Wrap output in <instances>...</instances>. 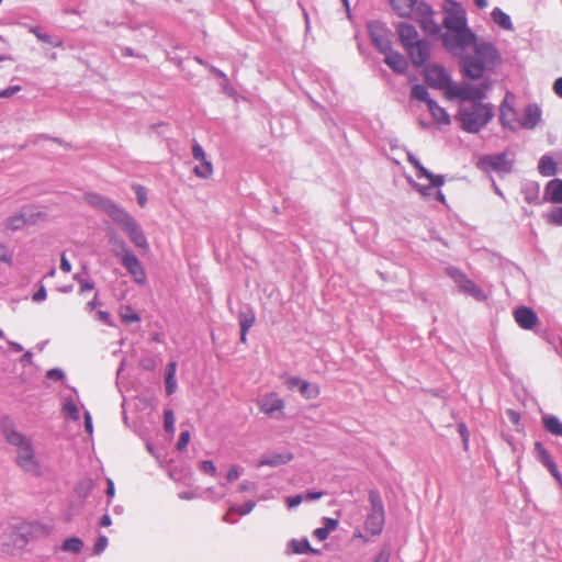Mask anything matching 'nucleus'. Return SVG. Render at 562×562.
Masks as SVG:
<instances>
[{"instance_id": "nucleus-1", "label": "nucleus", "mask_w": 562, "mask_h": 562, "mask_svg": "<svg viewBox=\"0 0 562 562\" xmlns=\"http://www.w3.org/2000/svg\"><path fill=\"white\" fill-rule=\"evenodd\" d=\"M5 441L15 448V464L25 473L40 477L43 474L33 442L12 424L2 425Z\"/></svg>"}, {"instance_id": "nucleus-2", "label": "nucleus", "mask_w": 562, "mask_h": 562, "mask_svg": "<svg viewBox=\"0 0 562 562\" xmlns=\"http://www.w3.org/2000/svg\"><path fill=\"white\" fill-rule=\"evenodd\" d=\"M475 56H465L462 60V69L471 79L482 78L486 67L499 61V54L492 43L482 42L474 46Z\"/></svg>"}, {"instance_id": "nucleus-3", "label": "nucleus", "mask_w": 562, "mask_h": 562, "mask_svg": "<svg viewBox=\"0 0 562 562\" xmlns=\"http://www.w3.org/2000/svg\"><path fill=\"white\" fill-rule=\"evenodd\" d=\"M493 117L492 108L484 103H469L460 108L458 119L469 133H477Z\"/></svg>"}, {"instance_id": "nucleus-4", "label": "nucleus", "mask_w": 562, "mask_h": 562, "mask_svg": "<svg viewBox=\"0 0 562 562\" xmlns=\"http://www.w3.org/2000/svg\"><path fill=\"white\" fill-rule=\"evenodd\" d=\"M369 501L371 509L364 519L363 527L368 533L376 536L381 533L384 526V507L376 491H370Z\"/></svg>"}, {"instance_id": "nucleus-5", "label": "nucleus", "mask_w": 562, "mask_h": 562, "mask_svg": "<svg viewBox=\"0 0 562 562\" xmlns=\"http://www.w3.org/2000/svg\"><path fill=\"white\" fill-rule=\"evenodd\" d=\"M114 222L124 229V232L128 235L130 239L137 248L144 252L148 251L149 245L145 233L133 216L123 211Z\"/></svg>"}, {"instance_id": "nucleus-6", "label": "nucleus", "mask_w": 562, "mask_h": 562, "mask_svg": "<svg viewBox=\"0 0 562 562\" xmlns=\"http://www.w3.org/2000/svg\"><path fill=\"white\" fill-rule=\"evenodd\" d=\"M442 42L446 48L456 55H461L467 47H474L477 44L476 36L470 29L446 32Z\"/></svg>"}, {"instance_id": "nucleus-7", "label": "nucleus", "mask_w": 562, "mask_h": 562, "mask_svg": "<svg viewBox=\"0 0 562 562\" xmlns=\"http://www.w3.org/2000/svg\"><path fill=\"white\" fill-rule=\"evenodd\" d=\"M488 85H463L449 87L447 97L449 99H459L461 101H469L470 103H481L480 101L485 97Z\"/></svg>"}, {"instance_id": "nucleus-8", "label": "nucleus", "mask_w": 562, "mask_h": 562, "mask_svg": "<svg viewBox=\"0 0 562 562\" xmlns=\"http://www.w3.org/2000/svg\"><path fill=\"white\" fill-rule=\"evenodd\" d=\"M259 411L272 418H283L285 409V401L279 396L277 392H268L258 401Z\"/></svg>"}, {"instance_id": "nucleus-9", "label": "nucleus", "mask_w": 562, "mask_h": 562, "mask_svg": "<svg viewBox=\"0 0 562 562\" xmlns=\"http://www.w3.org/2000/svg\"><path fill=\"white\" fill-rule=\"evenodd\" d=\"M447 274L463 293L473 296L477 301H485L487 299L486 294L459 269L448 268Z\"/></svg>"}, {"instance_id": "nucleus-10", "label": "nucleus", "mask_w": 562, "mask_h": 562, "mask_svg": "<svg viewBox=\"0 0 562 562\" xmlns=\"http://www.w3.org/2000/svg\"><path fill=\"white\" fill-rule=\"evenodd\" d=\"M368 30L372 42L381 53L390 50L392 47V32L385 24L379 21H372L368 23Z\"/></svg>"}, {"instance_id": "nucleus-11", "label": "nucleus", "mask_w": 562, "mask_h": 562, "mask_svg": "<svg viewBox=\"0 0 562 562\" xmlns=\"http://www.w3.org/2000/svg\"><path fill=\"white\" fill-rule=\"evenodd\" d=\"M83 199L89 205L104 211L109 216L112 217L113 221H115L120 216V214L124 211L122 207H120L113 201H111L98 193H94V192L86 193L83 195Z\"/></svg>"}, {"instance_id": "nucleus-12", "label": "nucleus", "mask_w": 562, "mask_h": 562, "mask_svg": "<svg viewBox=\"0 0 562 562\" xmlns=\"http://www.w3.org/2000/svg\"><path fill=\"white\" fill-rule=\"evenodd\" d=\"M121 262L131 273L135 282L143 284L146 281V272L138 258L123 245Z\"/></svg>"}, {"instance_id": "nucleus-13", "label": "nucleus", "mask_w": 562, "mask_h": 562, "mask_svg": "<svg viewBox=\"0 0 562 562\" xmlns=\"http://www.w3.org/2000/svg\"><path fill=\"white\" fill-rule=\"evenodd\" d=\"M412 18L419 23L420 27L426 33L431 35L439 33L440 27L434 20V12L428 4L419 3Z\"/></svg>"}, {"instance_id": "nucleus-14", "label": "nucleus", "mask_w": 562, "mask_h": 562, "mask_svg": "<svg viewBox=\"0 0 562 562\" xmlns=\"http://www.w3.org/2000/svg\"><path fill=\"white\" fill-rule=\"evenodd\" d=\"M425 79L431 87L439 89H449L451 87L450 76L443 67L439 65H429L425 69Z\"/></svg>"}, {"instance_id": "nucleus-15", "label": "nucleus", "mask_w": 562, "mask_h": 562, "mask_svg": "<svg viewBox=\"0 0 562 562\" xmlns=\"http://www.w3.org/2000/svg\"><path fill=\"white\" fill-rule=\"evenodd\" d=\"M479 164L482 168L491 169L497 173H508L512 170V161L507 159L504 153L484 156Z\"/></svg>"}, {"instance_id": "nucleus-16", "label": "nucleus", "mask_w": 562, "mask_h": 562, "mask_svg": "<svg viewBox=\"0 0 562 562\" xmlns=\"http://www.w3.org/2000/svg\"><path fill=\"white\" fill-rule=\"evenodd\" d=\"M405 50L408 54L411 61L415 67L424 66L430 57V46L429 43L425 40H419L415 42L414 44L405 48Z\"/></svg>"}, {"instance_id": "nucleus-17", "label": "nucleus", "mask_w": 562, "mask_h": 562, "mask_svg": "<svg viewBox=\"0 0 562 562\" xmlns=\"http://www.w3.org/2000/svg\"><path fill=\"white\" fill-rule=\"evenodd\" d=\"M192 156L200 161V165L193 170L195 176L202 179H209L213 175V165L206 158L204 149L198 143H194L192 146Z\"/></svg>"}, {"instance_id": "nucleus-18", "label": "nucleus", "mask_w": 562, "mask_h": 562, "mask_svg": "<svg viewBox=\"0 0 562 562\" xmlns=\"http://www.w3.org/2000/svg\"><path fill=\"white\" fill-rule=\"evenodd\" d=\"M443 26L447 29V32L469 29L467 25L465 11L461 7H457L456 9L447 12L443 20Z\"/></svg>"}, {"instance_id": "nucleus-19", "label": "nucleus", "mask_w": 562, "mask_h": 562, "mask_svg": "<svg viewBox=\"0 0 562 562\" xmlns=\"http://www.w3.org/2000/svg\"><path fill=\"white\" fill-rule=\"evenodd\" d=\"M514 318L522 329H532L538 324L537 314L533 310L527 306L516 308L514 312Z\"/></svg>"}, {"instance_id": "nucleus-20", "label": "nucleus", "mask_w": 562, "mask_h": 562, "mask_svg": "<svg viewBox=\"0 0 562 562\" xmlns=\"http://www.w3.org/2000/svg\"><path fill=\"white\" fill-rule=\"evenodd\" d=\"M384 63L395 72L403 74L407 69V60L405 57L397 52L392 50V47L390 50L384 52Z\"/></svg>"}, {"instance_id": "nucleus-21", "label": "nucleus", "mask_w": 562, "mask_h": 562, "mask_svg": "<svg viewBox=\"0 0 562 562\" xmlns=\"http://www.w3.org/2000/svg\"><path fill=\"white\" fill-rule=\"evenodd\" d=\"M397 33L404 49L420 40L416 29L413 25L405 22L398 24Z\"/></svg>"}, {"instance_id": "nucleus-22", "label": "nucleus", "mask_w": 562, "mask_h": 562, "mask_svg": "<svg viewBox=\"0 0 562 562\" xmlns=\"http://www.w3.org/2000/svg\"><path fill=\"white\" fill-rule=\"evenodd\" d=\"M293 459V454L289 451L285 452H277L263 456L259 462L258 467H279L282 464H286Z\"/></svg>"}, {"instance_id": "nucleus-23", "label": "nucleus", "mask_w": 562, "mask_h": 562, "mask_svg": "<svg viewBox=\"0 0 562 562\" xmlns=\"http://www.w3.org/2000/svg\"><path fill=\"white\" fill-rule=\"evenodd\" d=\"M408 161H409L411 165H413L415 167V169H417V171H418L417 176L418 177H424V178L428 179L429 181H431V186L432 187H441L445 183V177L443 176L434 175V173L429 172L419 162V160L417 158H415L414 156H408Z\"/></svg>"}, {"instance_id": "nucleus-24", "label": "nucleus", "mask_w": 562, "mask_h": 562, "mask_svg": "<svg viewBox=\"0 0 562 562\" xmlns=\"http://www.w3.org/2000/svg\"><path fill=\"white\" fill-rule=\"evenodd\" d=\"M394 11L403 18H412L416 11V0H390Z\"/></svg>"}, {"instance_id": "nucleus-25", "label": "nucleus", "mask_w": 562, "mask_h": 562, "mask_svg": "<svg viewBox=\"0 0 562 562\" xmlns=\"http://www.w3.org/2000/svg\"><path fill=\"white\" fill-rule=\"evenodd\" d=\"M427 106H428V110H429L434 121L437 124H441V125L450 124L451 121H450V116L447 113V111L443 108H441L440 105H438L434 100H428Z\"/></svg>"}, {"instance_id": "nucleus-26", "label": "nucleus", "mask_w": 562, "mask_h": 562, "mask_svg": "<svg viewBox=\"0 0 562 562\" xmlns=\"http://www.w3.org/2000/svg\"><path fill=\"white\" fill-rule=\"evenodd\" d=\"M541 117V111L537 105L530 104L525 109L524 120L520 126L526 128L535 127Z\"/></svg>"}, {"instance_id": "nucleus-27", "label": "nucleus", "mask_w": 562, "mask_h": 562, "mask_svg": "<svg viewBox=\"0 0 562 562\" xmlns=\"http://www.w3.org/2000/svg\"><path fill=\"white\" fill-rule=\"evenodd\" d=\"M499 119L504 126H508L510 128L515 127L516 112L512 104L508 102V97L504 100V102L501 105Z\"/></svg>"}, {"instance_id": "nucleus-28", "label": "nucleus", "mask_w": 562, "mask_h": 562, "mask_svg": "<svg viewBox=\"0 0 562 562\" xmlns=\"http://www.w3.org/2000/svg\"><path fill=\"white\" fill-rule=\"evenodd\" d=\"M34 222L35 220L32 214L27 215L25 212H21L8 218L7 227L12 231H16Z\"/></svg>"}, {"instance_id": "nucleus-29", "label": "nucleus", "mask_w": 562, "mask_h": 562, "mask_svg": "<svg viewBox=\"0 0 562 562\" xmlns=\"http://www.w3.org/2000/svg\"><path fill=\"white\" fill-rule=\"evenodd\" d=\"M536 449L541 453V461L548 467L549 471L554 476V479L560 484H562V475L559 472L555 463L552 461L548 451L543 448V446L540 442H536Z\"/></svg>"}, {"instance_id": "nucleus-30", "label": "nucleus", "mask_w": 562, "mask_h": 562, "mask_svg": "<svg viewBox=\"0 0 562 562\" xmlns=\"http://www.w3.org/2000/svg\"><path fill=\"white\" fill-rule=\"evenodd\" d=\"M546 194L552 203H562V180L554 179L548 182Z\"/></svg>"}, {"instance_id": "nucleus-31", "label": "nucleus", "mask_w": 562, "mask_h": 562, "mask_svg": "<svg viewBox=\"0 0 562 562\" xmlns=\"http://www.w3.org/2000/svg\"><path fill=\"white\" fill-rule=\"evenodd\" d=\"M289 547L296 554L304 553H317V550L313 549L307 539H293Z\"/></svg>"}, {"instance_id": "nucleus-32", "label": "nucleus", "mask_w": 562, "mask_h": 562, "mask_svg": "<svg viewBox=\"0 0 562 562\" xmlns=\"http://www.w3.org/2000/svg\"><path fill=\"white\" fill-rule=\"evenodd\" d=\"M542 420L544 428L550 434L562 437V422L558 417L548 415Z\"/></svg>"}, {"instance_id": "nucleus-33", "label": "nucleus", "mask_w": 562, "mask_h": 562, "mask_svg": "<svg viewBox=\"0 0 562 562\" xmlns=\"http://www.w3.org/2000/svg\"><path fill=\"white\" fill-rule=\"evenodd\" d=\"M492 19L494 23H496L499 27L504 30H512L513 23L508 14H506L504 11H502L498 8H495L492 11Z\"/></svg>"}, {"instance_id": "nucleus-34", "label": "nucleus", "mask_w": 562, "mask_h": 562, "mask_svg": "<svg viewBox=\"0 0 562 562\" xmlns=\"http://www.w3.org/2000/svg\"><path fill=\"white\" fill-rule=\"evenodd\" d=\"M538 168L539 172L544 177L554 176L557 172V164L549 156L541 157Z\"/></svg>"}, {"instance_id": "nucleus-35", "label": "nucleus", "mask_w": 562, "mask_h": 562, "mask_svg": "<svg viewBox=\"0 0 562 562\" xmlns=\"http://www.w3.org/2000/svg\"><path fill=\"white\" fill-rule=\"evenodd\" d=\"M301 395L306 400H313L318 397L321 394V389L317 384L310 383L308 381H303L299 389Z\"/></svg>"}, {"instance_id": "nucleus-36", "label": "nucleus", "mask_w": 562, "mask_h": 562, "mask_svg": "<svg viewBox=\"0 0 562 562\" xmlns=\"http://www.w3.org/2000/svg\"><path fill=\"white\" fill-rule=\"evenodd\" d=\"M120 318L125 324L138 323L139 315L130 305H122L119 311Z\"/></svg>"}, {"instance_id": "nucleus-37", "label": "nucleus", "mask_w": 562, "mask_h": 562, "mask_svg": "<svg viewBox=\"0 0 562 562\" xmlns=\"http://www.w3.org/2000/svg\"><path fill=\"white\" fill-rule=\"evenodd\" d=\"M176 369H177L176 362H169L167 364L166 391H167L168 395L172 394L176 389V381H175Z\"/></svg>"}, {"instance_id": "nucleus-38", "label": "nucleus", "mask_w": 562, "mask_h": 562, "mask_svg": "<svg viewBox=\"0 0 562 562\" xmlns=\"http://www.w3.org/2000/svg\"><path fill=\"white\" fill-rule=\"evenodd\" d=\"M238 321L240 329H243V331H248L249 328L254 325L256 317L252 311L240 312L238 314Z\"/></svg>"}, {"instance_id": "nucleus-39", "label": "nucleus", "mask_w": 562, "mask_h": 562, "mask_svg": "<svg viewBox=\"0 0 562 562\" xmlns=\"http://www.w3.org/2000/svg\"><path fill=\"white\" fill-rule=\"evenodd\" d=\"M82 546H83V543L79 538H77V537L67 538L63 543V550L68 551V552L78 553L82 549Z\"/></svg>"}, {"instance_id": "nucleus-40", "label": "nucleus", "mask_w": 562, "mask_h": 562, "mask_svg": "<svg viewBox=\"0 0 562 562\" xmlns=\"http://www.w3.org/2000/svg\"><path fill=\"white\" fill-rule=\"evenodd\" d=\"M412 98L419 101H425L427 103V101L429 100L427 88L424 87L423 85H415L412 88Z\"/></svg>"}, {"instance_id": "nucleus-41", "label": "nucleus", "mask_w": 562, "mask_h": 562, "mask_svg": "<svg viewBox=\"0 0 562 562\" xmlns=\"http://www.w3.org/2000/svg\"><path fill=\"white\" fill-rule=\"evenodd\" d=\"M164 417H165L164 427H165L166 431H168L170 435H173V432H175L173 412L170 409L165 411Z\"/></svg>"}, {"instance_id": "nucleus-42", "label": "nucleus", "mask_w": 562, "mask_h": 562, "mask_svg": "<svg viewBox=\"0 0 562 562\" xmlns=\"http://www.w3.org/2000/svg\"><path fill=\"white\" fill-rule=\"evenodd\" d=\"M440 187H432L431 181H429V186L417 184L416 190L424 198L435 196V189H439Z\"/></svg>"}, {"instance_id": "nucleus-43", "label": "nucleus", "mask_w": 562, "mask_h": 562, "mask_svg": "<svg viewBox=\"0 0 562 562\" xmlns=\"http://www.w3.org/2000/svg\"><path fill=\"white\" fill-rule=\"evenodd\" d=\"M134 190L137 196L138 204L144 207L147 203V192L143 186L136 184L134 186Z\"/></svg>"}, {"instance_id": "nucleus-44", "label": "nucleus", "mask_w": 562, "mask_h": 562, "mask_svg": "<svg viewBox=\"0 0 562 562\" xmlns=\"http://www.w3.org/2000/svg\"><path fill=\"white\" fill-rule=\"evenodd\" d=\"M0 262H4L7 265L12 263V254L3 244H0Z\"/></svg>"}, {"instance_id": "nucleus-45", "label": "nucleus", "mask_w": 562, "mask_h": 562, "mask_svg": "<svg viewBox=\"0 0 562 562\" xmlns=\"http://www.w3.org/2000/svg\"><path fill=\"white\" fill-rule=\"evenodd\" d=\"M106 547H108V538L105 536H100L93 546V552L95 554H100L101 552H103L105 550Z\"/></svg>"}, {"instance_id": "nucleus-46", "label": "nucleus", "mask_w": 562, "mask_h": 562, "mask_svg": "<svg viewBox=\"0 0 562 562\" xmlns=\"http://www.w3.org/2000/svg\"><path fill=\"white\" fill-rule=\"evenodd\" d=\"M549 221L557 225H562V207H555L549 214Z\"/></svg>"}, {"instance_id": "nucleus-47", "label": "nucleus", "mask_w": 562, "mask_h": 562, "mask_svg": "<svg viewBox=\"0 0 562 562\" xmlns=\"http://www.w3.org/2000/svg\"><path fill=\"white\" fill-rule=\"evenodd\" d=\"M190 438H191V435L188 430L182 431L180 434L179 440L177 442L178 450H183L188 446Z\"/></svg>"}, {"instance_id": "nucleus-48", "label": "nucleus", "mask_w": 562, "mask_h": 562, "mask_svg": "<svg viewBox=\"0 0 562 562\" xmlns=\"http://www.w3.org/2000/svg\"><path fill=\"white\" fill-rule=\"evenodd\" d=\"M201 470L205 473H210L212 476H215L216 475V467L215 464L210 461V460H205L201 463L200 465Z\"/></svg>"}, {"instance_id": "nucleus-49", "label": "nucleus", "mask_w": 562, "mask_h": 562, "mask_svg": "<svg viewBox=\"0 0 562 562\" xmlns=\"http://www.w3.org/2000/svg\"><path fill=\"white\" fill-rule=\"evenodd\" d=\"M302 502H303V496L301 494L294 495V496H289L285 498V504H286L288 508L296 507Z\"/></svg>"}, {"instance_id": "nucleus-50", "label": "nucleus", "mask_w": 562, "mask_h": 562, "mask_svg": "<svg viewBox=\"0 0 562 562\" xmlns=\"http://www.w3.org/2000/svg\"><path fill=\"white\" fill-rule=\"evenodd\" d=\"M21 86H11L7 89L0 90V98H11L16 92L21 91Z\"/></svg>"}, {"instance_id": "nucleus-51", "label": "nucleus", "mask_w": 562, "mask_h": 562, "mask_svg": "<svg viewBox=\"0 0 562 562\" xmlns=\"http://www.w3.org/2000/svg\"><path fill=\"white\" fill-rule=\"evenodd\" d=\"M254 506H255V504L250 503V504H247V505H244V506H238V507L231 508L229 512H235V513L244 516V515L249 514L252 510Z\"/></svg>"}, {"instance_id": "nucleus-52", "label": "nucleus", "mask_w": 562, "mask_h": 562, "mask_svg": "<svg viewBox=\"0 0 562 562\" xmlns=\"http://www.w3.org/2000/svg\"><path fill=\"white\" fill-rule=\"evenodd\" d=\"M33 33L35 34V36H36L40 41H42V42H44V43H49V44H52V45H54V46H60V42H58V43H53L52 37H50L48 34L41 33V32H38L37 30H33Z\"/></svg>"}, {"instance_id": "nucleus-53", "label": "nucleus", "mask_w": 562, "mask_h": 562, "mask_svg": "<svg viewBox=\"0 0 562 562\" xmlns=\"http://www.w3.org/2000/svg\"><path fill=\"white\" fill-rule=\"evenodd\" d=\"M46 375L47 378L56 381L63 380L65 376L64 372L59 369H50L47 371Z\"/></svg>"}, {"instance_id": "nucleus-54", "label": "nucleus", "mask_w": 562, "mask_h": 562, "mask_svg": "<svg viewBox=\"0 0 562 562\" xmlns=\"http://www.w3.org/2000/svg\"><path fill=\"white\" fill-rule=\"evenodd\" d=\"M324 528L330 532L333 530H335L337 527H338V520L337 519H334V518H324Z\"/></svg>"}, {"instance_id": "nucleus-55", "label": "nucleus", "mask_w": 562, "mask_h": 562, "mask_svg": "<svg viewBox=\"0 0 562 562\" xmlns=\"http://www.w3.org/2000/svg\"><path fill=\"white\" fill-rule=\"evenodd\" d=\"M65 409L75 418L77 419L78 418V408H77V405L69 401L65 404Z\"/></svg>"}, {"instance_id": "nucleus-56", "label": "nucleus", "mask_w": 562, "mask_h": 562, "mask_svg": "<svg viewBox=\"0 0 562 562\" xmlns=\"http://www.w3.org/2000/svg\"><path fill=\"white\" fill-rule=\"evenodd\" d=\"M303 381L304 380H301L297 376H291V378L286 379L285 383H286L288 387L292 390L294 387L300 389V385H301V383H303Z\"/></svg>"}, {"instance_id": "nucleus-57", "label": "nucleus", "mask_w": 562, "mask_h": 562, "mask_svg": "<svg viewBox=\"0 0 562 562\" xmlns=\"http://www.w3.org/2000/svg\"><path fill=\"white\" fill-rule=\"evenodd\" d=\"M329 532L324 528H317L314 530V536L319 540V541H324L327 539Z\"/></svg>"}, {"instance_id": "nucleus-58", "label": "nucleus", "mask_w": 562, "mask_h": 562, "mask_svg": "<svg viewBox=\"0 0 562 562\" xmlns=\"http://www.w3.org/2000/svg\"><path fill=\"white\" fill-rule=\"evenodd\" d=\"M46 290L43 285L34 293L33 301L40 302L46 299Z\"/></svg>"}, {"instance_id": "nucleus-59", "label": "nucleus", "mask_w": 562, "mask_h": 562, "mask_svg": "<svg viewBox=\"0 0 562 562\" xmlns=\"http://www.w3.org/2000/svg\"><path fill=\"white\" fill-rule=\"evenodd\" d=\"M238 476H239V472H238L237 467H233L227 472L226 479L228 482H234L238 479Z\"/></svg>"}, {"instance_id": "nucleus-60", "label": "nucleus", "mask_w": 562, "mask_h": 562, "mask_svg": "<svg viewBox=\"0 0 562 562\" xmlns=\"http://www.w3.org/2000/svg\"><path fill=\"white\" fill-rule=\"evenodd\" d=\"M507 416H508V419L510 423H513L514 425H518L519 424V420H520V416L517 412L513 411V409H508L507 411Z\"/></svg>"}, {"instance_id": "nucleus-61", "label": "nucleus", "mask_w": 562, "mask_h": 562, "mask_svg": "<svg viewBox=\"0 0 562 562\" xmlns=\"http://www.w3.org/2000/svg\"><path fill=\"white\" fill-rule=\"evenodd\" d=\"M60 269L64 271V272H70L71 271V263L69 262V260L65 257V255L61 256L60 258Z\"/></svg>"}, {"instance_id": "nucleus-62", "label": "nucleus", "mask_w": 562, "mask_h": 562, "mask_svg": "<svg viewBox=\"0 0 562 562\" xmlns=\"http://www.w3.org/2000/svg\"><path fill=\"white\" fill-rule=\"evenodd\" d=\"M324 496V493L323 492H307L305 494V499L307 501H315V499H319Z\"/></svg>"}, {"instance_id": "nucleus-63", "label": "nucleus", "mask_w": 562, "mask_h": 562, "mask_svg": "<svg viewBox=\"0 0 562 562\" xmlns=\"http://www.w3.org/2000/svg\"><path fill=\"white\" fill-rule=\"evenodd\" d=\"M93 289H94V283L93 282H82L80 284V293L92 292Z\"/></svg>"}, {"instance_id": "nucleus-64", "label": "nucleus", "mask_w": 562, "mask_h": 562, "mask_svg": "<svg viewBox=\"0 0 562 562\" xmlns=\"http://www.w3.org/2000/svg\"><path fill=\"white\" fill-rule=\"evenodd\" d=\"M553 90L559 97H562V77L555 80Z\"/></svg>"}]
</instances>
